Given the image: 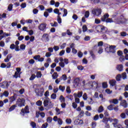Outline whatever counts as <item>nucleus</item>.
Instances as JSON below:
<instances>
[{
	"instance_id": "1",
	"label": "nucleus",
	"mask_w": 128,
	"mask_h": 128,
	"mask_svg": "<svg viewBox=\"0 0 128 128\" xmlns=\"http://www.w3.org/2000/svg\"><path fill=\"white\" fill-rule=\"evenodd\" d=\"M128 22V20L122 16H120L118 18H115L114 20V22L118 24H126Z\"/></svg>"
},
{
	"instance_id": "2",
	"label": "nucleus",
	"mask_w": 128,
	"mask_h": 128,
	"mask_svg": "<svg viewBox=\"0 0 128 128\" xmlns=\"http://www.w3.org/2000/svg\"><path fill=\"white\" fill-rule=\"evenodd\" d=\"M26 104V100L24 98H18L16 101V106H19V108H22Z\"/></svg>"
},
{
	"instance_id": "3",
	"label": "nucleus",
	"mask_w": 128,
	"mask_h": 128,
	"mask_svg": "<svg viewBox=\"0 0 128 128\" xmlns=\"http://www.w3.org/2000/svg\"><path fill=\"white\" fill-rule=\"evenodd\" d=\"M44 106L45 108H52V104L50 101V98H47L44 101Z\"/></svg>"
},
{
	"instance_id": "4",
	"label": "nucleus",
	"mask_w": 128,
	"mask_h": 128,
	"mask_svg": "<svg viewBox=\"0 0 128 128\" xmlns=\"http://www.w3.org/2000/svg\"><path fill=\"white\" fill-rule=\"evenodd\" d=\"M110 16L108 14H105L103 17L101 18L102 22H114V21L112 20V19L108 18Z\"/></svg>"
},
{
	"instance_id": "5",
	"label": "nucleus",
	"mask_w": 128,
	"mask_h": 128,
	"mask_svg": "<svg viewBox=\"0 0 128 128\" xmlns=\"http://www.w3.org/2000/svg\"><path fill=\"white\" fill-rule=\"evenodd\" d=\"M116 46H109L107 48H106V51L107 52H112V54H116Z\"/></svg>"
},
{
	"instance_id": "6",
	"label": "nucleus",
	"mask_w": 128,
	"mask_h": 128,
	"mask_svg": "<svg viewBox=\"0 0 128 128\" xmlns=\"http://www.w3.org/2000/svg\"><path fill=\"white\" fill-rule=\"evenodd\" d=\"M92 14H94V16H98L102 14V9L100 8L94 9L92 10Z\"/></svg>"
},
{
	"instance_id": "7",
	"label": "nucleus",
	"mask_w": 128,
	"mask_h": 128,
	"mask_svg": "<svg viewBox=\"0 0 128 128\" xmlns=\"http://www.w3.org/2000/svg\"><path fill=\"white\" fill-rule=\"evenodd\" d=\"M95 30L97 32H104L106 30V28L104 26L98 25L96 27Z\"/></svg>"
},
{
	"instance_id": "8",
	"label": "nucleus",
	"mask_w": 128,
	"mask_h": 128,
	"mask_svg": "<svg viewBox=\"0 0 128 128\" xmlns=\"http://www.w3.org/2000/svg\"><path fill=\"white\" fill-rule=\"evenodd\" d=\"M16 72H15L14 74L13 75L14 78H20V74H22V70L20 68H16Z\"/></svg>"
},
{
	"instance_id": "9",
	"label": "nucleus",
	"mask_w": 128,
	"mask_h": 128,
	"mask_svg": "<svg viewBox=\"0 0 128 128\" xmlns=\"http://www.w3.org/2000/svg\"><path fill=\"white\" fill-rule=\"evenodd\" d=\"M108 121L110 122H112L114 126V128H116V124H118V120L116 118H108Z\"/></svg>"
},
{
	"instance_id": "10",
	"label": "nucleus",
	"mask_w": 128,
	"mask_h": 128,
	"mask_svg": "<svg viewBox=\"0 0 128 128\" xmlns=\"http://www.w3.org/2000/svg\"><path fill=\"white\" fill-rule=\"evenodd\" d=\"M44 92V88H40L36 90V96H42Z\"/></svg>"
},
{
	"instance_id": "11",
	"label": "nucleus",
	"mask_w": 128,
	"mask_h": 128,
	"mask_svg": "<svg viewBox=\"0 0 128 128\" xmlns=\"http://www.w3.org/2000/svg\"><path fill=\"white\" fill-rule=\"evenodd\" d=\"M12 83V82L9 81V82H4L0 84V86L1 88H8L10 86V84Z\"/></svg>"
},
{
	"instance_id": "12",
	"label": "nucleus",
	"mask_w": 128,
	"mask_h": 128,
	"mask_svg": "<svg viewBox=\"0 0 128 128\" xmlns=\"http://www.w3.org/2000/svg\"><path fill=\"white\" fill-rule=\"evenodd\" d=\"M30 112V111H28V106H25L24 109L22 108L20 112V114H22V116H24V114H28Z\"/></svg>"
},
{
	"instance_id": "13",
	"label": "nucleus",
	"mask_w": 128,
	"mask_h": 128,
	"mask_svg": "<svg viewBox=\"0 0 128 128\" xmlns=\"http://www.w3.org/2000/svg\"><path fill=\"white\" fill-rule=\"evenodd\" d=\"M53 120H54V122H58L60 126H62V120L60 118H58L57 116L54 117Z\"/></svg>"
},
{
	"instance_id": "14",
	"label": "nucleus",
	"mask_w": 128,
	"mask_h": 128,
	"mask_svg": "<svg viewBox=\"0 0 128 128\" xmlns=\"http://www.w3.org/2000/svg\"><path fill=\"white\" fill-rule=\"evenodd\" d=\"M38 28L40 30H44L46 28V24H42L38 26Z\"/></svg>"
},
{
	"instance_id": "15",
	"label": "nucleus",
	"mask_w": 128,
	"mask_h": 128,
	"mask_svg": "<svg viewBox=\"0 0 128 128\" xmlns=\"http://www.w3.org/2000/svg\"><path fill=\"white\" fill-rule=\"evenodd\" d=\"M110 104H118V100L116 98L111 99L109 100Z\"/></svg>"
},
{
	"instance_id": "16",
	"label": "nucleus",
	"mask_w": 128,
	"mask_h": 128,
	"mask_svg": "<svg viewBox=\"0 0 128 128\" xmlns=\"http://www.w3.org/2000/svg\"><path fill=\"white\" fill-rule=\"evenodd\" d=\"M74 98H82V92H78V94L76 93H74Z\"/></svg>"
},
{
	"instance_id": "17",
	"label": "nucleus",
	"mask_w": 128,
	"mask_h": 128,
	"mask_svg": "<svg viewBox=\"0 0 128 128\" xmlns=\"http://www.w3.org/2000/svg\"><path fill=\"white\" fill-rule=\"evenodd\" d=\"M120 104L124 108H128V103L126 100H122L120 102Z\"/></svg>"
},
{
	"instance_id": "18",
	"label": "nucleus",
	"mask_w": 128,
	"mask_h": 128,
	"mask_svg": "<svg viewBox=\"0 0 128 128\" xmlns=\"http://www.w3.org/2000/svg\"><path fill=\"white\" fill-rule=\"evenodd\" d=\"M42 38L45 40L46 42H48V40H50V39L48 38V34H44Z\"/></svg>"
},
{
	"instance_id": "19",
	"label": "nucleus",
	"mask_w": 128,
	"mask_h": 128,
	"mask_svg": "<svg viewBox=\"0 0 128 128\" xmlns=\"http://www.w3.org/2000/svg\"><path fill=\"white\" fill-rule=\"evenodd\" d=\"M10 36V34H7L6 32H4L3 35L0 36V40H2L4 38H6V36Z\"/></svg>"
},
{
	"instance_id": "20",
	"label": "nucleus",
	"mask_w": 128,
	"mask_h": 128,
	"mask_svg": "<svg viewBox=\"0 0 128 128\" xmlns=\"http://www.w3.org/2000/svg\"><path fill=\"white\" fill-rule=\"evenodd\" d=\"M116 70L119 72H122V70H124V66L122 64H118L116 66Z\"/></svg>"
},
{
	"instance_id": "21",
	"label": "nucleus",
	"mask_w": 128,
	"mask_h": 128,
	"mask_svg": "<svg viewBox=\"0 0 128 128\" xmlns=\"http://www.w3.org/2000/svg\"><path fill=\"white\" fill-rule=\"evenodd\" d=\"M56 114L58 116V114H64V112L60 111V108H56Z\"/></svg>"
},
{
	"instance_id": "22",
	"label": "nucleus",
	"mask_w": 128,
	"mask_h": 128,
	"mask_svg": "<svg viewBox=\"0 0 128 128\" xmlns=\"http://www.w3.org/2000/svg\"><path fill=\"white\" fill-rule=\"evenodd\" d=\"M60 10H64V14L62 16H66L68 14V10H66V9L61 8H60Z\"/></svg>"
},
{
	"instance_id": "23",
	"label": "nucleus",
	"mask_w": 128,
	"mask_h": 128,
	"mask_svg": "<svg viewBox=\"0 0 128 128\" xmlns=\"http://www.w3.org/2000/svg\"><path fill=\"white\" fill-rule=\"evenodd\" d=\"M110 86H116V80H110Z\"/></svg>"
},
{
	"instance_id": "24",
	"label": "nucleus",
	"mask_w": 128,
	"mask_h": 128,
	"mask_svg": "<svg viewBox=\"0 0 128 128\" xmlns=\"http://www.w3.org/2000/svg\"><path fill=\"white\" fill-rule=\"evenodd\" d=\"M74 84L78 86L80 84V78H75L74 80Z\"/></svg>"
},
{
	"instance_id": "25",
	"label": "nucleus",
	"mask_w": 128,
	"mask_h": 128,
	"mask_svg": "<svg viewBox=\"0 0 128 128\" xmlns=\"http://www.w3.org/2000/svg\"><path fill=\"white\" fill-rule=\"evenodd\" d=\"M54 14H58V16H60V14H62V13L60 12V10L58 8H55L54 10Z\"/></svg>"
},
{
	"instance_id": "26",
	"label": "nucleus",
	"mask_w": 128,
	"mask_h": 128,
	"mask_svg": "<svg viewBox=\"0 0 128 128\" xmlns=\"http://www.w3.org/2000/svg\"><path fill=\"white\" fill-rule=\"evenodd\" d=\"M52 78L53 80H56V78H58V74L57 72H54L52 75Z\"/></svg>"
},
{
	"instance_id": "27",
	"label": "nucleus",
	"mask_w": 128,
	"mask_h": 128,
	"mask_svg": "<svg viewBox=\"0 0 128 128\" xmlns=\"http://www.w3.org/2000/svg\"><path fill=\"white\" fill-rule=\"evenodd\" d=\"M42 72H37L36 73V78H42Z\"/></svg>"
},
{
	"instance_id": "28",
	"label": "nucleus",
	"mask_w": 128,
	"mask_h": 128,
	"mask_svg": "<svg viewBox=\"0 0 128 128\" xmlns=\"http://www.w3.org/2000/svg\"><path fill=\"white\" fill-rule=\"evenodd\" d=\"M16 96H10L9 98L10 102H14V100H16Z\"/></svg>"
},
{
	"instance_id": "29",
	"label": "nucleus",
	"mask_w": 128,
	"mask_h": 128,
	"mask_svg": "<svg viewBox=\"0 0 128 128\" xmlns=\"http://www.w3.org/2000/svg\"><path fill=\"white\" fill-rule=\"evenodd\" d=\"M92 86L95 88H98V84L96 82H92Z\"/></svg>"
},
{
	"instance_id": "30",
	"label": "nucleus",
	"mask_w": 128,
	"mask_h": 128,
	"mask_svg": "<svg viewBox=\"0 0 128 128\" xmlns=\"http://www.w3.org/2000/svg\"><path fill=\"white\" fill-rule=\"evenodd\" d=\"M50 24L52 26L56 27L58 26V24L56 22H54L50 23Z\"/></svg>"
},
{
	"instance_id": "31",
	"label": "nucleus",
	"mask_w": 128,
	"mask_h": 128,
	"mask_svg": "<svg viewBox=\"0 0 128 128\" xmlns=\"http://www.w3.org/2000/svg\"><path fill=\"white\" fill-rule=\"evenodd\" d=\"M59 100L60 101V102H66V98H64L62 95L60 96Z\"/></svg>"
},
{
	"instance_id": "32",
	"label": "nucleus",
	"mask_w": 128,
	"mask_h": 128,
	"mask_svg": "<svg viewBox=\"0 0 128 128\" xmlns=\"http://www.w3.org/2000/svg\"><path fill=\"white\" fill-rule=\"evenodd\" d=\"M104 106H101L98 108V112H99V114H100V112H104Z\"/></svg>"
},
{
	"instance_id": "33",
	"label": "nucleus",
	"mask_w": 128,
	"mask_h": 128,
	"mask_svg": "<svg viewBox=\"0 0 128 128\" xmlns=\"http://www.w3.org/2000/svg\"><path fill=\"white\" fill-rule=\"evenodd\" d=\"M94 100H92V98H90L88 99V104H94Z\"/></svg>"
},
{
	"instance_id": "34",
	"label": "nucleus",
	"mask_w": 128,
	"mask_h": 128,
	"mask_svg": "<svg viewBox=\"0 0 128 128\" xmlns=\"http://www.w3.org/2000/svg\"><path fill=\"white\" fill-rule=\"evenodd\" d=\"M102 122L106 124H108V118H104L102 120Z\"/></svg>"
},
{
	"instance_id": "35",
	"label": "nucleus",
	"mask_w": 128,
	"mask_h": 128,
	"mask_svg": "<svg viewBox=\"0 0 128 128\" xmlns=\"http://www.w3.org/2000/svg\"><path fill=\"white\" fill-rule=\"evenodd\" d=\"M16 108V105H14V104L12 105L9 108V112H12V110H14V108Z\"/></svg>"
},
{
	"instance_id": "36",
	"label": "nucleus",
	"mask_w": 128,
	"mask_h": 128,
	"mask_svg": "<svg viewBox=\"0 0 128 128\" xmlns=\"http://www.w3.org/2000/svg\"><path fill=\"white\" fill-rule=\"evenodd\" d=\"M121 78L122 75H120V74H118L116 77V79L118 82H120V80Z\"/></svg>"
},
{
	"instance_id": "37",
	"label": "nucleus",
	"mask_w": 128,
	"mask_h": 128,
	"mask_svg": "<svg viewBox=\"0 0 128 128\" xmlns=\"http://www.w3.org/2000/svg\"><path fill=\"white\" fill-rule=\"evenodd\" d=\"M66 92H67V94H70V92H72V90H70V86L66 87Z\"/></svg>"
},
{
	"instance_id": "38",
	"label": "nucleus",
	"mask_w": 128,
	"mask_h": 128,
	"mask_svg": "<svg viewBox=\"0 0 128 128\" xmlns=\"http://www.w3.org/2000/svg\"><path fill=\"white\" fill-rule=\"evenodd\" d=\"M36 106H42V102L39 100L36 102Z\"/></svg>"
},
{
	"instance_id": "39",
	"label": "nucleus",
	"mask_w": 128,
	"mask_h": 128,
	"mask_svg": "<svg viewBox=\"0 0 128 128\" xmlns=\"http://www.w3.org/2000/svg\"><path fill=\"white\" fill-rule=\"evenodd\" d=\"M30 126L32 128H36V124L34 122H30Z\"/></svg>"
},
{
	"instance_id": "40",
	"label": "nucleus",
	"mask_w": 128,
	"mask_h": 128,
	"mask_svg": "<svg viewBox=\"0 0 128 128\" xmlns=\"http://www.w3.org/2000/svg\"><path fill=\"white\" fill-rule=\"evenodd\" d=\"M8 10L9 12L12 10V4H10L8 6Z\"/></svg>"
},
{
	"instance_id": "41",
	"label": "nucleus",
	"mask_w": 128,
	"mask_h": 128,
	"mask_svg": "<svg viewBox=\"0 0 128 128\" xmlns=\"http://www.w3.org/2000/svg\"><path fill=\"white\" fill-rule=\"evenodd\" d=\"M108 110H114V105L110 104L109 106H108Z\"/></svg>"
},
{
	"instance_id": "42",
	"label": "nucleus",
	"mask_w": 128,
	"mask_h": 128,
	"mask_svg": "<svg viewBox=\"0 0 128 128\" xmlns=\"http://www.w3.org/2000/svg\"><path fill=\"white\" fill-rule=\"evenodd\" d=\"M122 77L123 80H126L127 76H126V73L123 72L122 74Z\"/></svg>"
},
{
	"instance_id": "43",
	"label": "nucleus",
	"mask_w": 128,
	"mask_h": 128,
	"mask_svg": "<svg viewBox=\"0 0 128 128\" xmlns=\"http://www.w3.org/2000/svg\"><path fill=\"white\" fill-rule=\"evenodd\" d=\"M82 28L83 32H86L88 30V27H86V25L83 26Z\"/></svg>"
},
{
	"instance_id": "44",
	"label": "nucleus",
	"mask_w": 128,
	"mask_h": 128,
	"mask_svg": "<svg viewBox=\"0 0 128 128\" xmlns=\"http://www.w3.org/2000/svg\"><path fill=\"white\" fill-rule=\"evenodd\" d=\"M50 98L52 100H56V94H52Z\"/></svg>"
},
{
	"instance_id": "45",
	"label": "nucleus",
	"mask_w": 128,
	"mask_h": 128,
	"mask_svg": "<svg viewBox=\"0 0 128 128\" xmlns=\"http://www.w3.org/2000/svg\"><path fill=\"white\" fill-rule=\"evenodd\" d=\"M36 78V74H32L30 78V80H34Z\"/></svg>"
},
{
	"instance_id": "46",
	"label": "nucleus",
	"mask_w": 128,
	"mask_h": 128,
	"mask_svg": "<svg viewBox=\"0 0 128 128\" xmlns=\"http://www.w3.org/2000/svg\"><path fill=\"white\" fill-rule=\"evenodd\" d=\"M57 21L58 24H62V18H60V16H58Z\"/></svg>"
},
{
	"instance_id": "47",
	"label": "nucleus",
	"mask_w": 128,
	"mask_h": 128,
	"mask_svg": "<svg viewBox=\"0 0 128 128\" xmlns=\"http://www.w3.org/2000/svg\"><path fill=\"white\" fill-rule=\"evenodd\" d=\"M66 122L68 124H72V119L67 118L66 119Z\"/></svg>"
},
{
	"instance_id": "48",
	"label": "nucleus",
	"mask_w": 128,
	"mask_h": 128,
	"mask_svg": "<svg viewBox=\"0 0 128 128\" xmlns=\"http://www.w3.org/2000/svg\"><path fill=\"white\" fill-rule=\"evenodd\" d=\"M120 117L121 118H126V113L124 112H122L120 114Z\"/></svg>"
},
{
	"instance_id": "49",
	"label": "nucleus",
	"mask_w": 128,
	"mask_h": 128,
	"mask_svg": "<svg viewBox=\"0 0 128 128\" xmlns=\"http://www.w3.org/2000/svg\"><path fill=\"white\" fill-rule=\"evenodd\" d=\"M52 118L50 117H48L46 118V122H49V124H50V122H52Z\"/></svg>"
},
{
	"instance_id": "50",
	"label": "nucleus",
	"mask_w": 128,
	"mask_h": 128,
	"mask_svg": "<svg viewBox=\"0 0 128 128\" xmlns=\"http://www.w3.org/2000/svg\"><path fill=\"white\" fill-rule=\"evenodd\" d=\"M3 94H4V96H6V98H8L10 94V93L8 91H4Z\"/></svg>"
},
{
	"instance_id": "51",
	"label": "nucleus",
	"mask_w": 128,
	"mask_h": 128,
	"mask_svg": "<svg viewBox=\"0 0 128 128\" xmlns=\"http://www.w3.org/2000/svg\"><path fill=\"white\" fill-rule=\"evenodd\" d=\"M82 98L84 100H88V95L86 94V93H84V94Z\"/></svg>"
},
{
	"instance_id": "52",
	"label": "nucleus",
	"mask_w": 128,
	"mask_h": 128,
	"mask_svg": "<svg viewBox=\"0 0 128 128\" xmlns=\"http://www.w3.org/2000/svg\"><path fill=\"white\" fill-rule=\"evenodd\" d=\"M127 35H128V34H126V32H120L121 36H126Z\"/></svg>"
},
{
	"instance_id": "53",
	"label": "nucleus",
	"mask_w": 128,
	"mask_h": 128,
	"mask_svg": "<svg viewBox=\"0 0 128 128\" xmlns=\"http://www.w3.org/2000/svg\"><path fill=\"white\" fill-rule=\"evenodd\" d=\"M84 16H85V18H88V16H90V12L86 11V12H85Z\"/></svg>"
},
{
	"instance_id": "54",
	"label": "nucleus",
	"mask_w": 128,
	"mask_h": 128,
	"mask_svg": "<svg viewBox=\"0 0 128 128\" xmlns=\"http://www.w3.org/2000/svg\"><path fill=\"white\" fill-rule=\"evenodd\" d=\"M93 98H98V93L97 92H96L93 96Z\"/></svg>"
},
{
	"instance_id": "55",
	"label": "nucleus",
	"mask_w": 128,
	"mask_h": 128,
	"mask_svg": "<svg viewBox=\"0 0 128 128\" xmlns=\"http://www.w3.org/2000/svg\"><path fill=\"white\" fill-rule=\"evenodd\" d=\"M66 102H63L61 104V107L62 108H66Z\"/></svg>"
},
{
	"instance_id": "56",
	"label": "nucleus",
	"mask_w": 128,
	"mask_h": 128,
	"mask_svg": "<svg viewBox=\"0 0 128 128\" xmlns=\"http://www.w3.org/2000/svg\"><path fill=\"white\" fill-rule=\"evenodd\" d=\"M102 88H108V83L106 82L102 83Z\"/></svg>"
},
{
	"instance_id": "57",
	"label": "nucleus",
	"mask_w": 128,
	"mask_h": 128,
	"mask_svg": "<svg viewBox=\"0 0 128 128\" xmlns=\"http://www.w3.org/2000/svg\"><path fill=\"white\" fill-rule=\"evenodd\" d=\"M5 46L4 42L2 40L0 42V46L1 48H4Z\"/></svg>"
},
{
	"instance_id": "58",
	"label": "nucleus",
	"mask_w": 128,
	"mask_h": 128,
	"mask_svg": "<svg viewBox=\"0 0 128 128\" xmlns=\"http://www.w3.org/2000/svg\"><path fill=\"white\" fill-rule=\"evenodd\" d=\"M59 90H62V92H64V90H66V87L60 86H59Z\"/></svg>"
},
{
	"instance_id": "59",
	"label": "nucleus",
	"mask_w": 128,
	"mask_h": 128,
	"mask_svg": "<svg viewBox=\"0 0 128 128\" xmlns=\"http://www.w3.org/2000/svg\"><path fill=\"white\" fill-rule=\"evenodd\" d=\"M106 94H112V91L110 90V89H106Z\"/></svg>"
},
{
	"instance_id": "60",
	"label": "nucleus",
	"mask_w": 128,
	"mask_h": 128,
	"mask_svg": "<svg viewBox=\"0 0 128 128\" xmlns=\"http://www.w3.org/2000/svg\"><path fill=\"white\" fill-rule=\"evenodd\" d=\"M119 60H120V62H124V60L126 59L124 58V56H120V58Z\"/></svg>"
},
{
	"instance_id": "61",
	"label": "nucleus",
	"mask_w": 128,
	"mask_h": 128,
	"mask_svg": "<svg viewBox=\"0 0 128 128\" xmlns=\"http://www.w3.org/2000/svg\"><path fill=\"white\" fill-rule=\"evenodd\" d=\"M72 106L73 108H78V104H76V103L74 102L72 104Z\"/></svg>"
},
{
	"instance_id": "62",
	"label": "nucleus",
	"mask_w": 128,
	"mask_h": 128,
	"mask_svg": "<svg viewBox=\"0 0 128 128\" xmlns=\"http://www.w3.org/2000/svg\"><path fill=\"white\" fill-rule=\"evenodd\" d=\"M58 64L61 68H64V62H60Z\"/></svg>"
},
{
	"instance_id": "63",
	"label": "nucleus",
	"mask_w": 128,
	"mask_h": 128,
	"mask_svg": "<svg viewBox=\"0 0 128 128\" xmlns=\"http://www.w3.org/2000/svg\"><path fill=\"white\" fill-rule=\"evenodd\" d=\"M48 123L46 122L45 124H43L42 126V128H48Z\"/></svg>"
},
{
	"instance_id": "64",
	"label": "nucleus",
	"mask_w": 128,
	"mask_h": 128,
	"mask_svg": "<svg viewBox=\"0 0 128 128\" xmlns=\"http://www.w3.org/2000/svg\"><path fill=\"white\" fill-rule=\"evenodd\" d=\"M96 126V122H93L92 124V128H95Z\"/></svg>"
}]
</instances>
